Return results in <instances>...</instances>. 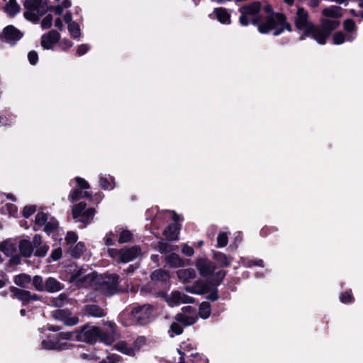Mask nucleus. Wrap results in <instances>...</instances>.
<instances>
[{
	"instance_id": "obj_21",
	"label": "nucleus",
	"mask_w": 363,
	"mask_h": 363,
	"mask_svg": "<svg viewBox=\"0 0 363 363\" xmlns=\"http://www.w3.org/2000/svg\"><path fill=\"white\" fill-rule=\"evenodd\" d=\"M98 274L95 272H90L86 271L83 279L80 281L79 284L77 286V288H91L96 290V278Z\"/></svg>"
},
{
	"instance_id": "obj_40",
	"label": "nucleus",
	"mask_w": 363,
	"mask_h": 363,
	"mask_svg": "<svg viewBox=\"0 0 363 363\" xmlns=\"http://www.w3.org/2000/svg\"><path fill=\"white\" fill-rule=\"evenodd\" d=\"M157 247H158L159 251L162 254H166L168 252L175 251L178 248V247L177 245H172L164 240H161V241L158 242Z\"/></svg>"
},
{
	"instance_id": "obj_57",
	"label": "nucleus",
	"mask_w": 363,
	"mask_h": 363,
	"mask_svg": "<svg viewBox=\"0 0 363 363\" xmlns=\"http://www.w3.org/2000/svg\"><path fill=\"white\" fill-rule=\"evenodd\" d=\"M35 211V206H25L23 210V215L26 218L30 217Z\"/></svg>"
},
{
	"instance_id": "obj_37",
	"label": "nucleus",
	"mask_w": 363,
	"mask_h": 363,
	"mask_svg": "<svg viewBox=\"0 0 363 363\" xmlns=\"http://www.w3.org/2000/svg\"><path fill=\"white\" fill-rule=\"evenodd\" d=\"M116 235H119L118 242L120 244L130 242L133 238L132 233L128 230L117 228L116 229Z\"/></svg>"
},
{
	"instance_id": "obj_4",
	"label": "nucleus",
	"mask_w": 363,
	"mask_h": 363,
	"mask_svg": "<svg viewBox=\"0 0 363 363\" xmlns=\"http://www.w3.org/2000/svg\"><path fill=\"white\" fill-rule=\"evenodd\" d=\"M130 323H124L128 326L131 324L138 323L145 325L152 321L156 317L155 308L152 305H143L133 308L130 312Z\"/></svg>"
},
{
	"instance_id": "obj_36",
	"label": "nucleus",
	"mask_w": 363,
	"mask_h": 363,
	"mask_svg": "<svg viewBox=\"0 0 363 363\" xmlns=\"http://www.w3.org/2000/svg\"><path fill=\"white\" fill-rule=\"evenodd\" d=\"M214 12L216 13L217 19L221 23L229 24L230 23V16L225 9L217 8L215 9Z\"/></svg>"
},
{
	"instance_id": "obj_10",
	"label": "nucleus",
	"mask_w": 363,
	"mask_h": 363,
	"mask_svg": "<svg viewBox=\"0 0 363 363\" xmlns=\"http://www.w3.org/2000/svg\"><path fill=\"white\" fill-rule=\"evenodd\" d=\"M86 203L80 202L72 208V217L76 222L81 223L83 227L86 226L93 219L94 209L86 208Z\"/></svg>"
},
{
	"instance_id": "obj_32",
	"label": "nucleus",
	"mask_w": 363,
	"mask_h": 363,
	"mask_svg": "<svg viewBox=\"0 0 363 363\" xmlns=\"http://www.w3.org/2000/svg\"><path fill=\"white\" fill-rule=\"evenodd\" d=\"M165 262L171 267L178 268L184 265V261L176 253L165 257Z\"/></svg>"
},
{
	"instance_id": "obj_13",
	"label": "nucleus",
	"mask_w": 363,
	"mask_h": 363,
	"mask_svg": "<svg viewBox=\"0 0 363 363\" xmlns=\"http://www.w3.org/2000/svg\"><path fill=\"white\" fill-rule=\"evenodd\" d=\"M74 180L77 182V186L71 191L69 195V200L72 203L77 201L81 198L90 196L87 191H82V190L89 189V185L87 182L79 177L74 178Z\"/></svg>"
},
{
	"instance_id": "obj_22",
	"label": "nucleus",
	"mask_w": 363,
	"mask_h": 363,
	"mask_svg": "<svg viewBox=\"0 0 363 363\" xmlns=\"http://www.w3.org/2000/svg\"><path fill=\"white\" fill-rule=\"evenodd\" d=\"M84 312L86 315L94 318H102L106 314L105 310L96 304H87L84 307Z\"/></svg>"
},
{
	"instance_id": "obj_52",
	"label": "nucleus",
	"mask_w": 363,
	"mask_h": 363,
	"mask_svg": "<svg viewBox=\"0 0 363 363\" xmlns=\"http://www.w3.org/2000/svg\"><path fill=\"white\" fill-rule=\"evenodd\" d=\"M242 264L246 267H250L252 266L264 267V262L262 259L248 260L242 259Z\"/></svg>"
},
{
	"instance_id": "obj_63",
	"label": "nucleus",
	"mask_w": 363,
	"mask_h": 363,
	"mask_svg": "<svg viewBox=\"0 0 363 363\" xmlns=\"http://www.w3.org/2000/svg\"><path fill=\"white\" fill-rule=\"evenodd\" d=\"M89 50V46L86 44L79 45L77 50V54L79 56L84 55Z\"/></svg>"
},
{
	"instance_id": "obj_44",
	"label": "nucleus",
	"mask_w": 363,
	"mask_h": 363,
	"mask_svg": "<svg viewBox=\"0 0 363 363\" xmlns=\"http://www.w3.org/2000/svg\"><path fill=\"white\" fill-rule=\"evenodd\" d=\"M51 218L52 216L48 213L40 211L35 216V224L38 225H43Z\"/></svg>"
},
{
	"instance_id": "obj_46",
	"label": "nucleus",
	"mask_w": 363,
	"mask_h": 363,
	"mask_svg": "<svg viewBox=\"0 0 363 363\" xmlns=\"http://www.w3.org/2000/svg\"><path fill=\"white\" fill-rule=\"evenodd\" d=\"M33 286L37 291H44L45 286V281H43V278L40 276L36 275L32 280Z\"/></svg>"
},
{
	"instance_id": "obj_18",
	"label": "nucleus",
	"mask_w": 363,
	"mask_h": 363,
	"mask_svg": "<svg viewBox=\"0 0 363 363\" xmlns=\"http://www.w3.org/2000/svg\"><path fill=\"white\" fill-rule=\"evenodd\" d=\"M167 302L171 306H177L182 303H192L194 298L178 291H172L166 298Z\"/></svg>"
},
{
	"instance_id": "obj_61",
	"label": "nucleus",
	"mask_w": 363,
	"mask_h": 363,
	"mask_svg": "<svg viewBox=\"0 0 363 363\" xmlns=\"http://www.w3.org/2000/svg\"><path fill=\"white\" fill-rule=\"evenodd\" d=\"M182 252L183 254L188 257H191L194 254V249L191 247L189 246L187 244L183 245Z\"/></svg>"
},
{
	"instance_id": "obj_8",
	"label": "nucleus",
	"mask_w": 363,
	"mask_h": 363,
	"mask_svg": "<svg viewBox=\"0 0 363 363\" xmlns=\"http://www.w3.org/2000/svg\"><path fill=\"white\" fill-rule=\"evenodd\" d=\"M261 9V4L259 1H254L247 5H245L240 9V16L239 21L241 25L246 26L251 22L259 27L260 21L256 17Z\"/></svg>"
},
{
	"instance_id": "obj_26",
	"label": "nucleus",
	"mask_w": 363,
	"mask_h": 363,
	"mask_svg": "<svg viewBox=\"0 0 363 363\" xmlns=\"http://www.w3.org/2000/svg\"><path fill=\"white\" fill-rule=\"evenodd\" d=\"M180 227L177 223L169 225L163 232V235L168 240H178Z\"/></svg>"
},
{
	"instance_id": "obj_50",
	"label": "nucleus",
	"mask_w": 363,
	"mask_h": 363,
	"mask_svg": "<svg viewBox=\"0 0 363 363\" xmlns=\"http://www.w3.org/2000/svg\"><path fill=\"white\" fill-rule=\"evenodd\" d=\"M344 28L347 34L354 33L356 34V26L354 22L351 19H347L344 22ZM357 35H355L356 36Z\"/></svg>"
},
{
	"instance_id": "obj_30",
	"label": "nucleus",
	"mask_w": 363,
	"mask_h": 363,
	"mask_svg": "<svg viewBox=\"0 0 363 363\" xmlns=\"http://www.w3.org/2000/svg\"><path fill=\"white\" fill-rule=\"evenodd\" d=\"M4 11L9 16H14L21 11V6L18 4L16 0H9L6 4Z\"/></svg>"
},
{
	"instance_id": "obj_51",
	"label": "nucleus",
	"mask_w": 363,
	"mask_h": 363,
	"mask_svg": "<svg viewBox=\"0 0 363 363\" xmlns=\"http://www.w3.org/2000/svg\"><path fill=\"white\" fill-rule=\"evenodd\" d=\"M228 244V235L225 233H220L217 237V247L222 248Z\"/></svg>"
},
{
	"instance_id": "obj_55",
	"label": "nucleus",
	"mask_w": 363,
	"mask_h": 363,
	"mask_svg": "<svg viewBox=\"0 0 363 363\" xmlns=\"http://www.w3.org/2000/svg\"><path fill=\"white\" fill-rule=\"evenodd\" d=\"M340 301L343 303H347L352 302L353 300L351 291H345V293L342 294L340 297Z\"/></svg>"
},
{
	"instance_id": "obj_33",
	"label": "nucleus",
	"mask_w": 363,
	"mask_h": 363,
	"mask_svg": "<svg viewBox=\"0 0 363 363\" xmlns=\"http://www.w3.org/2000/svg\"><path fill=\"white\" fill-rule=\"evenodd\" d=\"M10 291L13 293V296L22 301H27L30 300L31 294L28 291L23 290L14 286L10 288Z\"/></svg>"
},
{
	"instance_id": "obj_28",
	"label": "nucleus",
	"mask_w": 363,
	"mask_h": 363,
	"mask_svg": "<svg viewBox=\"0 0 363 363\" xmlns=\"http://www.w3.org/2000/svg\"><path fill=\"white\" fill-rule=\"evenodd\" d=\"M177 274L179 281L183 283L189 282L196 277V272L193 269H180Z\"/></svg>"
},
{
	"instance_id": "obj_14",
	"label": "nucleus",
	"mask_w": 363,
	"mask_h": 363,
	"mask_svg": "<svg viewBox=\"0 0 363 363\" xmlns=\"http://www.w3.org/2000/svg\"><path fill=\"white\" fill-rule=\"evenodd\" d=\"M23 37V33L13 26H7L0 34V39L10 45H15Z\"/></svg>"
},
{
	"instance_id": "obj_59",
	"label": "nucleus",
	"mask_w": 363,
	"mask_h": 363,
	"mask_svg": "<svg viewBox=\"0 0 363 363\" xmlns=\"http://www.w3.org/2000/svg\"><path fill=\"white\" fill-rule=\"evenodd\" d=\"M77 240V235L73 232L67 233L65 237V241L67 244L74 243Z\"/></svg>"
},
{
	"instance_id": "obj_20",
	"label": "nucleus",
	"mask_w": 363,
	"mask_h": 363,
	"mask_svg": "<svg viewBox=\"0 0 363 363\" xmlns=\"http://www.w3.org/2000/svg\"><path fill=\"white\" fill-rule=\"evenodd\" d=\"M34 255L37 257H44L47 254L49 246L43 242L42 238L35 235L33 239Z\"/></svg>"
},
{
	"instance_id": "obj_12",
	"label": "nucleus",
	"mask_w": 363,
	"mask_h": 363,
	"mask_svg": "<svg viewBox=\"0 0 363 363\" xmlns=\"http://www.w3.org/2000/svg\"><path fill=\"white\" fill-rule=\"evenodd\" d=\"M197 320L196 311L191 306L182 308V312L175 316V320L185 327L194 324Z\"/></svg>"
},
{
	"instance_id": "obj_62",
	"label": "nucleus",
	"mask_w": 363,
	"mask_h": 363,
	"mask_svg": "<svg viewBox=\"0 0 363 363\" xmlns=\"http://www.w3.org/2000/svg\"><path fill=\"white\" fill-rule=\"evenodd\" d=\"M62 252L61 248L58 247V248L55 249L52 252L50 257L53 261H57L62 257Z\"/></svg>"
},
{
	"instance_id": "obj_42",
	"label": "nucleus",
	"mask_w": 363,
	"mask_h": 363,
	"mask_svg": "<svg viewBox=\"0 0 363 363\" xmlns=\"http://www.w3.org/2000/svg\"><path fill=\"white\" fill-rule=\"evenodd\" d=\"M57 227L58 222L56 220L55 218L52 217L45 224L44 230L46 232V233L50 235L57 228Z\"/></svg>"
},
{
	"instance_id": "obj_34",
	"label": "nucleus",
	"mask_w": 363,
	"mask_h": 363,
	"mask_svg": "<svg viewBox=\"0 0 363 363\" xmlns=\"http://www.w3.org/2000/svg\"><path fill=\"white\" fill-rule=\"evenodd\" d=\"M19 250L23 256L30 257L34 252L33 241L30 242L26 240L21 241L19 244Z\"/></svg>"
},
{
	"instance_id": "obj_35",
	"label": "nucleus",
	"mask_w": 363,
	"mask_h": 363,
	"mask_svg": "<svg viewBox=\"0 0 363 363\" xmlns=\"http://www.w3.org/2000/svg\"><path fill=\"white\" fill-rule=\"evenodd\" d=\"M15 250L16 245L11 240L0 241V251L3 252L6 256L12 255Z\"/></svg>"
},
{
	"instance_id": "obj_38",
	"label": "nucleus",
	"mask_w": 363,
	"mask_h": 363,
	"mask_svg": "<svg viewBox=\"0 0 363 363\" xmlns=\"http://www.w3.org/2000/svg\"><path fill=\"white\" fill-rule=\"evenodd\" d=\"M14 283L21 287H26L31 281V277L26 274H20L15 276Z\"/></svg>"
},
{
	"instance_id": "obj_49",
	"label": "nucleus",
	"mask_w": 363,
	"mask_h": 363,
	"mask_svg": "<svg viewBox=\"0 0 363 363\" xmlns=\"http://www.w3.org/2000/svg\"><path fill=\"white\" fill-rule=\"evenodd\" d=\"M84 251V245L82 242H78L73 249L71 250V255L74 258H79Z\"/></svg>"
},
{
	"instance_id": "obj_60",
	"label": "nucleus",
	"mask_w": 363,
	"mask_h": 363,
	"mask_svg": "<svg viewBox=\"0 0 363 363\" xmlns=\"http://www.w3.org/2000/svg\"><path fill=\"white\" fill-rule=\"evenodd\" d=\"M28 58L30 63L33 65H35L38 60V56L36 52L30 51L28 54Z\"/></svg>"
},
{
	"instance_id": "obj_45",
	"label": "nucleus",
	"mask_w": 363,
	"mask_h": 363,
	"mask_svg": "<svg viewBox=\"0 0 363 363\" xmlns=\"http://www.w3.org/2000/svg\"><path fill=\"white\" fill-rule=\"evenodd\" d=\"M181 323L179 322H173L171 325L169 330V335L170 337H173L174 335H179L182 333L183 328L181 326Z\"/></svg>"
},
{
	"instance_id": "obj_41",
	"label": "nucleus",
	"mask_w": 363,
	"mask_h": 363,
	"mask_svg": "<svg viewBox=\"0 0 363 363\" xmlns=\"http://www.w3.org/2000/svg\"><path fill=\"white\" fill-rule=\"evenodd\" d=\"M211 305L208 302H203L199 306V315L203 319H206L210 316L211 314Z\"/></svg>"
},
{
	"instance_id": "obj_6",
	"label": "nucleus",
	"mask_w": 363,
	"mask_h": 363,
	"mask_svg": "<svg viewBox=\"0 0 363 363\" xmlns=\"http://www.w3.org/2000/svg\"><path fill=\"white\" fill-rule=\"evenodd\" d=\"M24 7L25 18L33 23L38 22L48 9L46 3L43 0H26Z\"/></svg>"
},
{
	"instance_id": "obj_54",
	"label": "nucleus",
	"mask_w": 363,
	"mask_h": 363,
	"mask_svg": "<svg viewBox=\"0 0 363 363\" xmlns=\"http://www.w3.org/2000/svg\"><path fill=\"white\" fill-rule=\"evenodd\" d=\"M52 16L50 14L47 15L41 21V28L43 29L49 28L52 26Z\"/></svg>"
},
{
	"instance_id": "obj_9",
	"label": "nucleus",
	"mask_w": 363,
	"mask_h": 363,
	"mask_svg": "<svg viewBox=\"0 0 363 363\" xmlns=\"http://www.w3.org/2000/svg\"><path fill=\"white\" fill-rule=\"evenodd\" d=\"M108 255L118 262H129L141 255V249L138 246L125 247L121 250L110 248L108 250Z\"/></svg>"
},
{
	"instance_id": "obj_24",
	"label": "nucleus",
	"mask_w": 363,
	"mask_h": 363,
	"mask_svg": "<svg viewBox=\"0 0 363 363\" xmlns=\"http://www.w3.org/2000/svg\"><path fill=\"white\" fill-rule=\"evenodd\" d=\"M86 271L89 269L84 267L75 268L70 274L69 277L67 278V281L69 283L73 284L74 286H77L79 284L80 281L82 280L83 277L84 276Z\"/></svg>"
},
{
	"instance_id": "obj_43",
	"label": "nucleus",
	"mask_w": 363,
	"mask_h": 363,
	"mask_svg": "<svg viewBox=\"0 0 363 363\" xmlns=\"http://www.w3.org/2000/svg\"><path fill=\"white\" fill-rule=\"evenodd\" d=\"M68 30L74 38H79L81 35L79 25L76 22H71L68 25Z\"/></svg>"
},
{
	"instance_id": "obj_48",
	"label": "nucleus",
	"mask_w": 363,
	"mask_h": 363,
	"mask_svg": "<svg viewBox=\"0 0 363 363\" xmlns=\"http://www.w3.org/2000/svg\"><path fill=\"white\" fill-rule=\"evenodd\" d=\"M68 302L67 296L65 294H60L57 298H53L52 303L55 307H62Z\"/></svg>"
},
{
	"instance_id": "obj_17",
	"label": "nucleus",
	"mask_w": 363,
	"mask_h": 363,
	"mask_svg": "<svg viewBox=\"0 0 363 363\" xmlns=\"http://www.w3.org/2000/svg\"><path fill=\"white\" fill-rule=\"evenodd\" d=\"M196 267L199 274L203 277H209L213 274L216 269L213 262L206 258H199L196 262Z\"/></svg>"
},
{
	"instance_id": "obj_47",
	"label": "nucleus",
	"mask_w": 363,
	"mask_h": 363,
	"mask_svg": "<svg viewBox=\"0 0 363 363\" xmlns=\"http://www.w3.org/2000/svg\"><path fill=\"white\" fill-rule=\"evenodd\" d=\"M113 179L111 177H101L100 184L104 189H112L114 186L113 184Z\"/></svg>"
},
{
	"instance_id": "obj_2",
	"label": "nucleus",
	"mask_w": 363,
	"mask_h": 363,
	"mask_svg": "<svg viewBox=\"0 0 363 363\" xmlns=\"http://www.w3.org/2000/svg\"><path fill=\"white\" fill-rule=\"evenodd\" d=\"M264 11L269 14L259 24V32L265 34L271 30H274L273 35L277 36L284 30L291 31V25L286 21V17L280 13H273L272 8L269 5L264 7Z\"/></svg>"
},
{
	"instance_id": "obj_56",
	"label": "nucleus",
	"mask_w": 363,
	"mask_h": 363,
	"mask_svg": "<svg viewBox=\"0 0 363 363\" xmlns=\"http://www.w3.org/2000/svg\"><path fill=\"white\" fill-rule=\"evenodd\" d=\"M226 273L224 270H220L216 272L214 275L213 281H215L216 284H219L223 278L225 277Z\"/></svg>"
},
{
	"instance_id": "obj_64",
	"label": "nucleus",
	"mask_w": 363,
	"mask_h": 363,
	"mask_svg": "<svg viewBox=\"0 0 363 363\" xmlns=\"http://www.w3.org/2000/svg\"><path fill=\"white\" fill-rule=\"evenodd\" d=\"M60 45L62 49H67L72 47L73 44L69 40L65 39L61 41Z\"/></svg>"
},
{
	"instance_id": "obj_15",
	"label": "nucleus",
	"mask_w": 363,
	"mask_h": 363,
	"mask_svg": "<svg viewBox=\"0 0 363 363\" xmlns=\"http://www.w3.org/2000/svg\"><path fill=\"white\" fill-rule=\"evenodd\" d=\"M52 317L56 320L62 321L67 326H74L79 323V317L73 315L68 310H55L52 313Z\"/></svg>"
},
{
	"instance_id": "obj_19",
	"label": "nucleus",
	"mask_w": 363,
	"mask_h": 363,
	"mask_svg": "<svg viewBox=\"0 0 363 363\" xmlns=\"http://www.w3.org/2000/svg\"><path fill=\"white\" fill-rule=\"evenodd\" d=\"M59 40V33L55 30H52L42 35L41 45L44 49H51Z\"/></svg>"
},
{
	"instance_id": "obj_53",
	"label": "nucleus",
	"mask_w": 363,
	"mask_h": 363,
	"mask_svg": "<svg viewBox=\"0 0 363 363\" xmlns=\"http://www.w3.org/2000/svg\"><path fill=\"white\" fill-rule=\"evenodd\" d=\"M117 236L116 230L114 232L111 231L106 235L104 237V243L107 246L113 245L115 244V237Z\"/></svg>"
},
{
	"instance_id": "obj_27",
	"label": "nucleus",
	"mask_w": 363,
	"mask_h": 363,
	"mask_svg": "<svg viewBox=\"0 0 363 363\" xmlns=\"http://www.w3.org/2000/svg\"><path fill=\"white\" fill-rule=\"evenodd\" d=\"M63 289V284L52 277H49L45 281V291L54 293Z\"/></svg>"
},
{
	"instance_id": "obj_25",
	"label": "nucleus",
	"mask_w": 363,
	"mask_h": 363,
	"mask_svg": "<svg viewBox=\"0 0 363 363\" xmlns=\"http://www.w3.org/2000/svg\"><path fill=\"white\" fill-rule=\"evenodd\" d=\"M333 44L341 45L345 42H352L355 39V34H345L342 32L338 31L335 33L332 36Z\"/></svg>"
},
{
	"instance_id": "obj_39",
	"label": "nucleus",
	"mask_w": 363,
	"mask_h": 363,
	"mask_svg": "<svg viewBox=\"0 0 363 363\" xmlns=\"http://www.w3.org/2000/svg\"><path fill=\"white\" fill-rule=\"evenodd\" d=\"M168 279V273L162 269H157L151 274V279L154 281H166Z\"/></svg>"
},
{
	"instance_id": "obj_7",
	"label": "nucleus",
	"mask_w": 363,
	"mask_h": 363,
	"mask_svg": "<svg viewBox=\"0 0 363 363\" xmlns=\"http://www.w3.org/2000/svg\"><path fill=\"white\" fill-rule=\"evenodd\" d=\"M118 279L117 274L101 275L98 274L96 278V291L105 294L113 295L119 291Z\"/></svg>"
},
{
	"instance_id": "obj_29",
	"label": "nucleus",
	"mask_w": 363,
	"mask_h": 363,
	"mask_svg": "<svg viewBox=\"0 0 363 363\" xmlns=\"http://www.w3.org/2000/svg\"><path fill=\"white\" fill-rule=\"evenodd\" d=\"M322 13L327 18H338L342 16V9L337 6H332L323 10Z\"/></svg>"
},
{
	"instance_id": "obj_5",
	"label": "nucleus",
	"mask_w": 363,
	"mask_h": 363,
	"mask_svg": "<svg viewBox=\"0 0 363 363\" xmlns=\"http://www.w3.org/2000/svg\"><path fill=\"white\" fill-rule=\"evenodd\" d=\"M73 337V333H60L55 337H48L46 340H43L41 342V346L45 350H55L58 351L69 350L72 347V344L67 342V340H72Z\"/></svg>"
},
{
	"instance_id": "obj_58",
	"label": "nucleus",
	"mask_w": 363,
	"mask_h": 363,
	"mask_svg": "<svg viewBox=\"0 0 363 363\" xmlns=\"http://www.w3.org/2000/svg\"><path fill=\"white\" fill-rule=\"evenodd\" d=\"M100 363H119V357L116 354L109 355Z\"/></svg>"
},
{
	"instance_id": "obj_16",
	"label": "nucleus",
	"mask_w": 363,
	"mask_h": 363,
	"mask_svg": "<svg viewBox=\"0 0 363 363\" xmlns=\"http://www.w3.org/2000/svg\"><path fill=\"white\" fill-rule=\"evenodd\" d=\"M145 343L144 337H138L135 342L134 347H132L125 342H119L115 345V348L119 352L128 356H133L136 351H138L140 345Z\"/></svg>"
},
{
	"instance_id": "obj_1",
	"label": "nucleus",
	"mask_w": 363,
	"mask_h": 363,
	"mask_svg": "<svg viewBox=\"0 0 363 363\" xmlns=\"http://www.w3.org/2000/svg\"><path fill=\"white\" fill-rule=\"evenodd\" d=\"M116 324L111 321L104 323L103 329L96 326H84L80 330L72 332L74 337L78 341L94 342L97 338L106 345L111 344L116 336Z\"/></svg>"
},
{
	"instance_id": "obj_31",
	"label": "nucleus",
	"mask_w": 363,
	"mask_h": 363,
	"mask_svg": "<svg viewBox=\"0 0 363 363\" xmlns=\"http://www.w3.org/2000/svg\"><path fill=\"white\" fill-rule=\"evenodd\" d=\"M213 257L217 264L221 267H228L232 261L230 257L220 252H213Z\"/></svg>"
},
{
	"instance_id": "obj_23",
	"label": "nucleus",
	"mask_w": 363,
	"mask_h": 363,
	"mask_svg": "<svg viewBox=\"0 0 363 363\" xmlns=\"http://www.w3.org/2000/svg\"><path fill=\"white\" fill-rule=\"evenodd\" d=\"M208 286L202 280H198L192 285L185 286V290L191 294H202L208 291Z\"/></svg>"
},
{
	"instance_id": "obj_3",
	"label": "nucleus",
	"mask_w": 363,
	"mask_h": 363,
	"mask_svg": "<svg viewBox=\"0 0 363 363\" xmlns=\"http://www.w3.org/2000/svg\"><path fill=\"white\" fill-rule=\"evenodd\" d=\"M294 22L296 28L303 31V34L299 38L300 40H304L306 37L313 39L315 35H320V30H317V26L309 21L308 13L303 8L297 9Z\"/></svg>"
},
{
	"instance_id": "obj_11",
	"label": "nucleus",
	"mask_w": 363,
	"mask_h": 363,
	"mask_svg": "<svg viewBox=\"0 0 363 363\" xmlns=\"http://www.w3.org/2000/svg\"><path fill=\"white\" fill-rule=\"evenodd\" d=\"M339 24L340 22L335 18H323L321 21V26H317V30H320V35H315L313 37V39L318 43L324 45L331 31L335 29Z\"/></svg>"
}]
</instances>
